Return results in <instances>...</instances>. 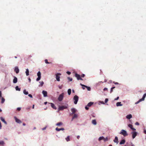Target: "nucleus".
Segmentation results:
<instances>
[{
  "instance_id": "obj_28",
  "label": "nucleus",
  "mask_w": 146,
  "mask_h": 146,
  "mask_svg": "<svg viewBox=\"0 0 146 146\" xmlns=\"http://www.w3.org/2000/svg\"><path fill=\"white\" fill-rule=\"evenodd\" d=\"M68 95H70L71 92V90L70 89H69L68 90Z\"/></svg>"
},
{
  "instance_id": "obj_57",
  "label": "nucleus",
  "mask_w": 146,
  "mask_h": 146,
  "mask_svg": "<svg viewBox=\"0 0 146 146\" xmlns=\"http://www.w3.org/2000/svg\"><path fill=\"white\" fill-rule=\"evenodd\" d=\"M2 128V126L1 123H0V129H1Z\"/></svg>"
},
{
  "instance_id": "obj_18",
  "label": "nucleus",
  "mask_w": 146,
  "mask_h": 146,
  "mask_svg": "<svg viewBox=\"0 0 146 146\" xmlns=\"http://www.w3.org/2000/svg\"><path fill=\"white\" fill-rule=\"evenodd\" d=\"M51 105V107L53 108V109L56 110V108L54 104L52 103H50Z\"/></svg>"
},
{
  "instance_id": "obj_50",
  "label": "nucleus",
  "mask_w": 146,
  "mask_h": 146,
  "mask_svg": "<svg viewBox=\"0 0 146 146\" xmlns=\"http://www.w3.org/2000/svg\"><path fill=\"white\" fill-rule=\"evenodd\" d=\"M100 102L102 104H105L104 103L103 101H100Z\"/></svg>"
},
{
  "instance_id": "obj_12",
  "label": "nucleus",
  "mask_w": 146,
  "mask_h": 146,
  "mask_svg": "<svg viewBox=\"0 0 146 146\" xmlns=\"http://www.w3.org/2000/svg\"><path fill=\"white\" fill-rule=\"evenodd\" d=\"M42 94L43 95L44 97H46L47 96V92L45 90H43L42 91Z\"/></svg>"
},
{
  "instance_id": "obj_46",
  "label": "nucleus",
  "mask_w": 146,
  "mask_h": 146,
  "mask_svg": "<svg viewBox=\"0 0 146 146\" xmlns=\"http://www.w3.org/2000/svg\"><path fill=\"white\" fill-rule=\"evenodd\" d=\"M21 110V108L20 107L17 108V110L19 111Z\"/></svg>"
},
{
  "instance_id": "obj_43",
  "label": "nucleus",
  "mask_w": 146,
  "mask_h": 146,
  "mask_svg": "<svg viewBox=\"0 0 146 146\" xmlns=\"http://www.w3.org/2000/svg\"><path fill=\"white\" fill-rule=\"evenodd\" d=\"M108 98H106L105 101V103H106L108 102Z\"/></svg>"
},
{
  "instance_id": "obj_59",
  "label": "nucleus",
  "mask_w": 146,
  "mask_h": 146,
  "mask_svg": "<svg viewBox=\"0 0 146 146\" xmlns=\"http://www.w3.org/2000/svg\"><path fill=\"white\" fill-rule=\"evenodd\" d=\"M144 132L145 134H146V130H144Z\"/></svg>"
},
{
  "instance_id": "obj_33",
  "label": "nucleus",
  "mask_w": 146,
  "mask_h": 146,
  "mask_svg": "<svg viewBox=\"0 0 146 146\" xmlns=\"http://www.w3.org/2000/svg\"><path fill=\"white\" fill-rule=\"evenodd\" d=\"M5 101V99L3 98L2 97L1 102V103H2V104Z\"/></svg>"
},
{
  "instance_id": "obj_34",
  "label": "nucleus",
  "mask_w": 146,
  "mask_h": 146,
  "mask_svg": "<svg viewBox=\"0 0 146 146\" xmlns=\"http://www.w3.org/2000/svg\"><path fill=\"white\" fill-rule=\"evenodd\" d=\"M141 101H142L141 100V99H140L137 102H135V104H137Z\"/></svg>"
},
{
  "instance_id": "obj_45",
  "label": "nucleus",
  "mask_w": 146,
  "mask_h": 146,
  "mask_svg": "<svg viewBox=\"0 0 146 146\" xmlns=\"http://www.w3.org/2000/svg\"><path fill=\"white\" fill-rule=\"evenodd\" d=\"M119 97L118 96L114 99V100H117L119 99Z\"/></svg>"
},
{
  "instance_id": "obj_11",
  "label": "nucleus",
  "mask_w": 146,
  "mask_h": 146,
  "mask_svg": "<svg viewBox=\"0 0 146 146\" xmlns=\"http://www.w3.org/2000/svg\"><path fill=\"white\" fill-rule=\"evenodd\" d=\"M15 71L16 72V73L18 74L19 72V70L17 66H16L15 68L14 69Z\"/></svg>"
},
{
  "instance_id": "obj_54",
  "label": "nucleus",
  "mask_w": 146,
  "mask_h": 146,
  "mask_svg": "<svg viewBox=\"0 0 146 146\" xmlns=\"http://www.w3.org/2000/svg\"><path fill=\"white\" fill-rule=\"evenodd\" d=\"M108 90V88H104L103 90L104 91L107 90Z\"/></svg>"
},
{
  "instance_id": "obj_52",
  "label": "nucleus",
  "mask_w": 146,
  "mask_h": 146,
  "mask_svg": "<svg viewBox=\"0 0 146 146\" xmlns=\"http://www.w3.org/2000/svg\"><path fill=\"white\" fill-rule=\"evenodd\" d=\"M113 83H114L115 84H118L119 83L117 82H113Z\"/></svg>"
},
{
  "instance_id": "obj_17",
  "label": "nucleus",
  "mask_w": 146,
  "mask_h": 146,
  "mask_svg": "<svg viewBox=\"0 0 146 146\" xmlns=\"http://www.w3.org/2000/svg\"><path fill=\"white\" fill-rule=\"evenodd\" d=\"M132 117V115L131 114L128 115L126 116V118L128 119H130Z\"/></svg>"
},
{
  "instance_id": "obj_51",
  "label": "nucleus",
  "mask_w": 146,
  "mask_h": 146,
  "mask_svg": "<svg viewBox=\"0 0 146 146\" xmlns=\"http://www.w3.org/2000/svg\"><path fill=\"white\" fill-rule=\"evenodd\" d=\"M66 73L68 75H70L71 74V72L69 71H67L66 72Z\"/></svg>"
},
{
  "instance_id": "obj_39",
  "label": "nucleus",
  "mask_w": 146,
  "mask_h": 146,
  "mask_svg": "<svg viewBox=\"0 0 146 146\" xmlns=\"http://www.w3.org/2000/svg\"><path fill=\"white\" fill-rule=\"evenodd\" d=\"M41 78V77H38V78L36 79V81H37L39 80Z\"/></svg>"
},
{
  "instance_id": "obj_1",
  "label": "nucleus",
  "mask_w": 146,
  "mask_h": 146,
  "mask_svg": "<svg viewBox=\"0 0 146 146\" xmlns=\"http://www.w3.org/2000/svg\"><path fill=\"white\" fill-rule=\"evenodd\" d=\"M64 93H62L59 95L58 99L59 101H61L63 100L64 97Z\"/></svg>"
},
{
  "instance_id": "obj_29",
  "label": "nucleus",
  "mask_w": 146,
  "mask_h": 146,
  "mask_svg": "<svg viewBox=\"0 0 146 146\" xmlns=\"http://www.w3.org/2000/svg\"><path fill=\"white\" fill-rule=\"evenodd\" d=\"M15 88L16 91H20L21 90V88H19L18 86H16Z\"/></svg>"
},
{
  "instance_id": "obj_56",
  "label": "nucleus",
  "mask_w": 146,
  "mask_h": 146,
  "mask_svg": "<svg viewBox=\"0 0 146 146\" xmlns=\"http://www.w3.org/2000/svg\"><path fill=\"white\" fill-rule=\"evenodd\" d=\"M46 127H44V128H42V130H45V129H46Z\"/></svg>"
},
{
  "instance_id": "obj_2",
  "label": "nucleus",
  "mask_w": 146,
  "mask_h": 146,
  "mask_svg": "<svg viewBox=\"0 0 146 146\" xmlns=\"http://www.w3.org/2000/svg\"><path fill=\"white\" fill-rule=\"evenodd\" d=\"M73 99L74 101V104H77L79 99L77 95H75L74 96Z\"/></svg>"
},
{
  "instance_id": "obj_30",
  "label": "nucleus",
  "mask_w": 146,
  "mask_h": 146,
  "mask_svg": "<svg viewBox=\"0 0 146 146\" xmlns=\"http://www.w3.org/2000/svg\"><path fill=\"white\" fill-rule=\"evenodd\" d=\"M74 115L73 117V119L76 118L78 117V115L76 114H74Z\"/></svg>"
},
{
  "instance_id": "obj_36",
  "label": "nucleus",
  "mask_w": 146,
  "mask_h": 146,
  "mask_svg": "<svg viewBox=\"0 0 146 146\" xmlns=\"http://www.w3.org/2000/svg\"><path fill=\"white\" fill-rule=\"evenodd\" d=\"M115 88V87H113L111 88L110 93H111L113 91V89Z\"/></svg>"
},
{
  "instance_id": "obj_48",
  "label": "nucleus",
  "mask_w": 146,
  "mask_h": 146,
  "mask_svg": "<svg viewBox=\"0 0 146 146\" xmlns=\"http://www.w3.org/2000/svg\"><path fill=\"white\" fill-rule=\"evenodd\" d=\"M28 96L31 98H33V96L31 94H29Z\"/></svg>"
},
{
  "instance_id": "obj_5",
  "label": "nucleus",
  "mask_w": 146,
  "mask_h": 146,
  "mask_svg": "<svg viewBox=\"0 0 146 146\" xmlns=\"http://www.w3.org/2000/svg\"><path fill=\"white\" fill-rule=\"evenodd\" d=\"M61 74L60 73H58L56 74V80L59 82L60 81V77L59 76L61 75Z\"/></svg>"
},
{
  "instance_id": "obj_64",
  "label": "nucleus",
  "mask_w": 146,
  "mask_h": 146,
  "mask_svg": "<svg viewBox=\"0 0 146 146\" xmlns=\"http://www.w3.org/2000/svg\"><path fill=\"white\" fill-rule=\"evenodd\" d=\"M32 108H33V109L34 108V105H33Z\"/></svg>"
},
{
  "instance_id": "obj_10",
  "label": "nucleus",
  "mask_w": 146,
  "mask_h": 146,
  "mask_svg": "<svg viewBox=\"0 0 146 146\" xmlns=\"http://www.w3.org/2000/svg\"><path fill=\"white\" fill-rule=\"evenodd\" d=\"M13 78L14 79L13 80V82L14 84H15L17 83V78L15 76L13 77Z\"/></svg>"
},
{
  "instance_id": "obj_20",
  "label": "nucleus",
  "mask_w": 146,
  "mask_h": 146,
  "mask_svg": "<svg viewBox=\"0 0 146 146\" xmlns=\"http://www.w3.org/2000/svg\"><path fill=\"white\" fill-rule=\"evenodd\" d=\"M55 129L57 131H60V130H64V129L63 128L59 129L57 127Z\"/></svg>"
},
{
  "instance_id": "obj_44",
  "label": "nucleus",
  "mask_w": 146,
  "mask_h": 146,
  "mask_svg": "<svg viewBox=\"0 0 146 146\" xmlns=\"http://www.w3.org/2000/svg\"><path fill=\"white\" fill-rule=\"evenodd\" d=\"M45 62L46 63V64H49V62H48V60L47 59H45Z\"/></svg>"
},
{
  "instance_id": "obj_16",
  "label": "nucleus",
  "mask_w": 146,
  "mask_h": 146,
  "mask_svg": "<svg viewBox=\"0 0 146 146\" xmlns=\"http://www.w3.org/2000/svg\"><path fill=\"white\" fill-rule=\"evenodd\" d=\"M114 142L115 143H116L117 144L118 141V137L117 136H115V139L114 140H113Z\"/></svg>"
},
{
  "instance_id": "obj_53",
  "label": "nucleus",
  "mask_w": 146,
  "mask_h": 146,
  "mask_svg": "<svg viewBox=\"0 0 146 146\" xmlns=\"http://www.w3.org/2000/svg\"><path fill=\"white\" fill-rule=\"evenodd\" d=\"M131 129L133 131H135V130H136L135 128H133V127H132V128H131Z\"/></svg>"
},
{
  "instance_id": "obj_6",
  "label": "nucleus",
  "mask_w": 146,
  "mask_h": 146,
  "mask_svg": "<svg viewBox=\"0 0 146 146\" xmlns=\"http://www.w3.org/2000/svg\"><path fill=\"white\" fill-rule=\"evenodd\" d=\"M131 134H132V138L134 139L137 135V133L135 131H133L131 133Z\"/></svg>"
},
{
  "instance_id": "obj_26",
  "label": "nucleus",
  "mask_w": 146,
  "mask_h": 146,
  "mask_svg": "<svg viewBox=\"0 0 146 146\" xmlns=\"http://www.w3.org/2000/svg\"><path fill=\"white\" fill-rule=\"evenodd\" d=\"M23 93L25 95H27L28 94H29L28 92L27 91H26V90L25 89L23 90Z\"/></svg>"
},
{
  "instance_id": "obj_41",
  "label": "nucleus",
  "mask_w": 146,
  "mask_h": 146,
  "mask_svg": "<svg viewBox=\"0 0 146 146\" xmlns=\"http://www.w3.org/2000/svg\"><path fill=\"white\" fill-rule=\"evenodd\" d=\"M128 126L131 129L133 127L132 125L131 124H129L128 125Z\"/></svg>"
},
{
  "instance_id": "obj_32",
  "label": "nucleus",
  "mask_w": 146,
  "mask_h": 146,
  "mask_svg": "<svg viewBox=\"0 0 146 146\" xmlns=\"http://www.w3.org/2000/svg\"><path fill=\"white\" fill-rule=\"evenodd\" d=\"M37 75L38 77H41V73L40 71L38 72L37 73Z\"/></svg>"
},
{
  "instance_id": "obj_55",
  "label": "nucleus",
  "mask_w": 146,
  "mask_h": 146,
  "mask_svg": "<svg viewBox=\"0 0 146 146\" xmlns=\"http://www.w3.org/2000/svg\"><path fill=\"white\" fill-rule=\"evenodd\" d=\"M84 76H85V74H82V75L81 76V77H83V78L84 77Z\"/></svg>"
},
{
  "instance_id": "obj_19",
  "label": "nucleus",
  "mask_w": 146,
  "mask_h": 146,
  "mask_svg": "<svg viewBox=\"0 0 146 146\" xmlns=\"http://www.w3.org/2000/svg\"><path fill=\"white\" fill-rule=\"evenodd\" d=\"M125 139H123L121 140V141L120 142L119 144L120 145L124 144L125 142Z\"/></svg>"
},
{
  "instance_id": "obj_58",
  "label": "nucleus",
  "mask_w": 146,
  "mask_h": 146,
  "mask_svg": "<svg viewBox=\"0 0 146 146\" xmlns=\"http://www.w3.org/2000/svg\"><path fill=\"white\" fill-rule=\"evenodd\" d=\"M80 137V136L79 135H78L77 136V138L78 139H79Z\"/></svg>"
},
{
  "instance_id": "obj_21",
  "label": "nucleus",
  "mask_w": 146,
  "mask_h": 146,
  "mask_svg": "<svg viewBox=\"0 0 146 146\" xmlns=\"http://www.w3.org/2000/svg\"><path fill=\"white\" fill-rule=\"evenodd\" d=\"M94 103L92 102H90L87 105V106H88V107H90L91 106L92 104H93Z\"/></svg>"
},
{
  "instance_id": "obj_49",
  "label": "nucleus",
  "mask_w": 146,
  "mask_h": 146,
  "mask_svg": "<svg viewBox=\"0 0 146 146\" xmlns=\"http://www.w3.org/2000/svg\"><path fill=\"white\" fill-rule=\"evenodd\" d=\"M88 107V106H86L85 107V109L87 110H88L89 109V108Z\"/></svg>"
},
{
  "instance_id": "obj_3",
  "label": "nucleus",
  "mask_w": 146,
  "mask_h": 146,
  "mask_svg": "<svg viewBox=\"0 0 146 146\" xmlns=\"http://www.w3.org/2000/svg\"><path fill=\"white\" fill-rule=\"evenodd\" d=\"M119 134L123 135L124 136H126L128 135V134L127 131L123 129L121 130V131L119 133Z\"/></svg>"
},
{
  "instance_id": "obj_4",
  "label": "nucleus",
  "mask_w": 146,
  "mask_h": 146,
  "mask_svg": "<svg viewBox=\"0 0 146 146\" xmlns=\"http://www.w3.org/2000/svg\"><path fill=\"white\" fill-rule=\"evenodd\" d=\"M67 108V107L66 106H59L58 108V111H61L63 110L64 109H66Z\"/></svg>"
},
{
  "instance_id": "obj_42",
  "label": "nucleus",
  "mask_w": 146,
  "mask_h": 146,
  "mask_svg": "<svg viewBox=\"0 0 146 146\" xmlns=\"http://www.w3.org/2000/svg\"><path fill=\"white\" fill-rule=\"evenodd\" d=\"M104 142H106L108 140V138L107 137L106 138H104Z\"/></svg>"
},
{
  "instance_id": "obj_35",
  "label": "nucleus",
  "mask_w": 146,
  "mask_h": 146,
  "mask_svg": "<svg viewBox=\"0 0 146 146\" xmlns=\"http://www.w3.org/2000/svg\"><path fill=\"white\" fill-rule=\"evenodd\" d=\"M145 96L144 95H143V97L141 99V100L142 101H143L144 100L145 98Z\"/></svg>"
},
{
  "instance_id": "obj_62",
  "label": "nucleus",
  "mask_w": 146,
  "mask_h": 146,
  "mask_svg": "<svg viewBox=\"0 0 146 146\" xmlns=\"http://www.w3.org/2000/svg\"><path fill=\"white\" fill-rule=\"evenodd\" d=\"M47 103V102H45L44 103V104L45 105H46Z\"/></svg>"
},
{
  "instance_id": "obj_38",
  "label": "nucleus",
  "mask_w": 146,
  "mask_h": 146,
  "mask_svg": "<svg viewBox=\"0 0 146 146\" xmlns=\"http://www.w3.org/2000/svg\"><path fill=\"white\" fill-rule=\"evenodd\" d=\"M58 87L60 89H61L63 87V86L62 85H59Z\"/></svg>"
},
{
  "instance_id": "obj_22",
  "label": "nucleus",
  "mask_w": 146,
  "mask_h": 146,
  "mask_svg": "<svg viewBox=\"0 0 146 146\" xmlns=\"http://www.w3.org/2000/svg\"><path fill=\"white\" fill-rule=\"evenodd\" d=\"M104 137L103 136H101L99 138L98 140L99 141H100L102 140H104Z\"/></svg>"
},
{
  "instance_id": "obj_14",
  "label": "nucleus",
  "mask_w": 146,
  "mask_h": 146,
  "mask_svg": "<svg viewBox=\"0 0 146 146\" xmlns=\"http://www.w3.org/2000/svg\"><path fill=\"white\" fill-rule=\"evenodd\" d=\"M116 106L117 107L121 106H123V104H121V102H119L116 103Z\"/></svg>"
},
{
  "instance_id": "obj_7",
  "label": "nucleus",
  "mask_w": 146,
  "mask_h": 146,
  "mask_svg": "<svg viewBox=\"0 0 146 146\" xmlns=\"http://www.w3.org/2000/svg\"><path fill=\"white\" fill-rule=\"evenodd\" d=\"M14 118L16 122L19 123H22L21 121L19 119H18L15 116Z\"/></svg>"
},
{
  "instance_id": "obj_60",
  "label": "nucleus",
  "mask_w": 146,
  "mask_h": 146,
  "mask_svg": "<svg viewBox=\"0 0 146 146\" xmlns=\"http://www.w3.org/2000/svg\"><path fill=\"white\" fill-rule=\"evenodd\" d=\"M29 82H30L31 81V79L30 78H29Z\"/></svg>"
},
{
  "instance_id": "obj_25",
  "label": "nucleus",
  "mask_w": 146,
  "mask_h": 146,
  "mask_svg": "<svg viewBox=\"0 0 146 146\" xmlns=\"http://www.w3.org/2000/svg\"><path fill=\"white\" fill-rule=\"evenodd\" d=\"M92 123L94 125H96L97 124V123L95 119L93 120L92 121Z\"/></svg>"
},
{
  "instance_id": "obj_37",
  "label": "nucleus",
  "mask_w": 146,
  "mask_h": 146,
  "mask_svg": "<svg viewBox=\"0 0 146 146\" xmlns=\"http://www.w3.org/2000/svg\"><path fill=\"white\" fill-rule=\"evenodd\" d=\"M39 83H40V85L41 86H42L44 84V83L43 81L40 82Z\"/></svg>"
},
{
  "instance_id": "obj_27",
  "label": "nucleus",
  "mask_w": 146,
  "mask_h": 146,
  "mask_svg": "<svg viewBox=\"0 0 146 146\" xmlns=\"http://www.w3.org/2000/svg\"><path fill=\"white\" fill-rule=\"evenodd\" d=\"M62 124H63V123L62 122H60L57 123L56 124V126H60L62 125Z\"/></svg>"
},
{
  "instance_id": "obj_40",
  "label": "nucleus",
  "mask_w": 146,
  "mask_h": 146,
  "mask_svg": "<svg viewBox=\"0 0 146 146\" xmlns=\"http://www.w3.org/2000/svg\"><path fill=\"white\" fill-rule=\"evenodd\" d=\"M68 79L70 81H72V78H70V77H68Z\"/></svg>"
},
{
  "instance_id": "obj_13",
  "label": "nucleus",
  "mask_w": 146,
  "mask_h": 146,
  "mask_svg": "<svg viewBox=\"0 0 146 146\" xmlns=\"http://www.w3.org/2000/svg\"><path fill=\"white\" fill-rule=\"evenodd\" d=\"M71 110L72 112V113L71 114H75V113L77 111V110L74 108H71Z\"/></svg>"
},
{
  "instance_id": "obj_8",
  "label": "nucleus",
  "mask_w": 146,
  "mask_h": 146,
  "mask_svg": "<svg viewBox=\"0 0 146 146\" xmlns=\"http://www.w3.org/2000/svg\"><path fill=\"white\" fill-rule=\"evenodd\" d=\"M75 77L77 78V80H83V79L81 78L80 76L77 73L75 74Z\"/></svg>"
},
{
  "instance_id": "obj_9",
  "label": "nucleus",
  "mask_w": 146,
  "mask_h": 146,
  "mask_svg": "<svg viewBox=\"0 0 146 146\" xmlns=\"http://www.w3.org/2000/svg\"><path fill=\"white\" fill-rule=\"evenodd\" d=\"M80 85L83 87H86L87 89L89 91H90L91 90V88L90 87L87 86L85 85L84 84H80Z\"/></svg>"
},
{
  "instance_id": "obj_24",
  "label": "nucleus",
  "mask_w": 146,
  "mask_h": 146,
  "mask_svg": "<svg viewBox=\"0 0 146 146\" xmlns=\"http://www.w3.org/2000/svg\"><path fill=\"white\" fill-rule=\"evenodd\" d=\"M5 144V143L3 141H0V145L3 146Z\"/></svg>"
},
{
  "instance_id": "obj_63",
  "label": "nucleus",
  "mask_w": 146,
  "mask_h": 146,
  "mask_svg": "<svg viewBox=\"0 0 146 146\" xmlns=\"http://www.w3.org/2000/svg\"><path fill=\"white\" fill-rule=\"evenodd\" d=\"M72 92L73 93H74V92H75L74 90L73 89L72 90Z\"/></svg>"
},
{
  "instance_id": "obj_23",
  "label": "nucleus",
  "mask_w": 146,
  "mask_h": 146,
  "mask_svg": "<svg viewBox=\"0 0 146 146\" xmlns=\"http://www.w3.org/2000/svg\"><path fill=\"white\" fill-rule=\"evenodd\" d=\"M26 75L28 76L29 75V71L28 69H26V71L25 72Z\"/></svg>"
},
{
  "instance_id": "obj_61",
  "label": "nucleus",
  "mask_w": 146,
  "mask_h": 146,
  "mask_svg": "<svg viewBox=\"0 0 146 146\" xmlns=\"http://www.w3.org/2000/svg\"><path fill=\"white\" fill-rule=\"evenodd\" d=\"M23 126H25L26 125V124L25 123H23Z\"/></svg>"
},
{
  "instance_id": "obj_15",
  "label": "nucleus",
  "mask_w": 146,
  "mask_h": 146,
  "mask_svg": "<svg viewBox=\"0 0 146 146\" xmlns=\"http://www.w3.org/2000/svg\"><path fill=\"white\" fill-rule=\"evenodd\" d=\"M0 119L5 124H7V122L5 121L4 119L2 117H0Z\"/></svg>"
},
{
  "instance_id": "obj_47",
  "label": "nucleus",
  "mask_w": 146,
  "mask_h": 146,
  "mask_svg": "<svg viewBox=\"0 0 146 146\" xmlns=\"http://www.w3.org/2000/svg\"><path fill=\"white\" fill-rule=\"evenodd\" d=\"M135 125H139V123L138 122H136L135 123Z\"/></svg>"
},
{
  "instance_id": "obj_31",
  "label": "nucleus",
  "mask_w": 146,
  "mask_h": 146,
  "mask_svg": "<svg viewBox=\"0 0 146 146\" xmlns=\"http://www.w3.org/2000/svg\"><path fill=\"white\" fill-rule=\"evenodd\" d=\"M69 137V136H68L66 138V140L67 141H70Z\"/></svg>"
}]
</instances>
